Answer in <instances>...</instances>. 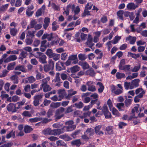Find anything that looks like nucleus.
Here are the masks:
<instances>
[{
    "label": "nucleus",
    "instance_id": "obj_1",
    "mask_svg": "<svg viewBox=\"0 0 147 147\" xmlns=\"http://www.w3.org/2000/svg\"><path fill=\"white\" fill-rule=\"evenodd\" d=\"M65 132V129L63 127L61 129L51 130L47 129L44 131V134L49 135L56 136L59 135Z\"/></svg>",
    "mask_w": 147,
    "mask_h": 147
},
{
    "label": "nucleus",
    "instance_id": "obj_2",
    "mask_svg": "<svg viewBox=\"0 0 147 147\" xmlns=\"http://www.w3.org/2000/svg\"><path fill=\"white\" fill-rule=\"evenodd\" d=\"M74 123L73 121H69L65 123L66 126L64 127V129L65 128L66 129L67 131H71L76 128V126L73 125Z\"/></svg>",
    "mask_w": 147,
    "mask_h": 147
},
{
    "label": "nucleus",
    "instance_id": "obj_3",
    "mask_svg": "<svg viewBox=\"0 0 147 147\" xmlns=\"http://www.w3.org/2000/svg\"><path fill=\"white\" fill-rule=\"evenodd\" d=\"M36 57L38 59L39 61L40 62L42 63H47L46 61V56L43 53L40 52H37Z\"/></svg>",
    "mask_w": 147,
    "mask_h": 147
},
{
    "label": "nucleus",
    "instance_id": "obj_4",
    "mask_svg": "<svg viewBox=\"0 0 147 147\" xmlns=\"http://www.w3.org/2000/svg\"><path fill=\"white\" fill-rule=\"evenodd\" d=\"M139 107V105L137 104L136 106L134 107V108L132 109L131 114H132V115L128 118L127 120L128 121H130L131 120L133 121V119L135 117V113L136 112L137 113H138L139 112L138 108Z\"/></svg>",
    "mask_w": 147,
    "mask_h": 147
},
{
    "label": "nucleus",
    "instance_id": "obj_5",
    "mask_svg": "<svg viewBox=\"0 0 147 147\" xmlns=\"http://www.w3.org/2000/svg\"><path fill=\"white\" fill-rule=\"evenodd\" d=\"M34 9V7L32 5L27 7L26 13L27 16L29 17L32 16L34 13V11L33 10Z\"/></svg>",
    "mask_w": 147,
    "mask_h": 147
},
{
    "label": "nucleus",
    "instance_id": "obj_6",
    "mask_svg": "<svg viewBox=\"0 0 147 147\" xmlns=\"http://www.w3.org/2000/svg\"><path fill=\"white\" fill-rule=\"evenodd\" d=\"M75 7V5L71 3L69 4L67 6L65 10H64L63 13L65 12L66 15L68 16L69 14V11L70 9H71L72 11L73 12Z\"/></svg>",
    "mask_w": 147,
    "mask_h": 147
},
{
    "label": "nucleus",
    "instance_id": "obj_7",
    "mask_svg": "<svg viewBox=\"0 0 147 147\" xmlns=\"http://www.w3.org/2000/svg\"><path fill=\"white\" fill-rule=\"evenodd\" d=\"M7 109L9 112L12 113L16 112L15 109V104L10 103L8 104L7 106Z\"/></svg>",
    "mask_w": 147,
    "mask_h": 147
},
{
    "label": "nucleus",
    "instance_id": "obj_8",
    "mask_svg": "<svg viewBox=\"0 0 147 147\" xmlns=\"http://www.w3.org/2000/svg\"><path fill=\"white\" fill-rule=\"evenodd\" d=\"M49 46V43H47V41L44 40L42 41L41 43V46L40 49L41 51L42 52H44L46 49Z\"/></svg>",
    "mask_w": 147,
    "mask_h": 147
},
{
    "label": "nucleus",
    "instance_id": "obj_9",
    "mask_svg": "<svg viewBox=\"0 0 147 147\" xmlns=\"http://www.w3.org/2000/svg\"><path fill=\"white\" fill-rule=\"evenodd\" d=\"M140 80L139 79H136L133 80L131 82V85L130 89H132L134 88H136L139 86V83Z\"/></svg>",
    "mask_w": 147,
    "mask_h": 147
},
{
    "label": "nucleus",
    "instance_id": "obj_10",
    "mask_svg": "<svg viewBox=\"0 0 147 147\" xmlns=\"http://www.w3.org/2000/svg\"><path fill=\"white\" fill-rule=\"evenodd\" d=\"M124 16L125 17H129L131 20H133L134 18L132 12H130L128 11H124Z\"/></svg>",
    "mask_w": 147,
    "mask_h": 147
},
{
    "label": "nucleus",
    "instance_id": "obj_11",
    "mask_svg": "<svg viewBox=\"0 0 147 147\" xmlns=\"http://www.w3.org/2000/svg\"><path fill=\"white\" fill-rule=\"evenodd\" d=\"M145 93V91H142L138 95L135 96L134 98V102L136 103L139 102L140 101L139 99L142 97Z\"/></svg>",
    "mask_w": 147,
    "mask_h": 147
},
{
    "label": "nucleus",
    "instance_id": "obj_12",
    "mask_svg": "<svg viewBox=\"0 0 147 147\" xmlns=\"http://www.w3.org/2000/svg\"><path fill=\"white\" fill-rule=\"evenodd\" d=\"M78 64L82 66L84 69H86L88 68L89 66L88 64L86 62L80 61L78 63Z\"/></svg>",
    "mask_w": 147,
    "mask_h": 147
},
{
    "label": "nucleus",
    "instance_id": "obj_13",
    "mask_svg": "<svg viewBox=\"0 0 147 147\" xmlns=\"http://www.w3.org/2000/svg\"><path fill=\"white\" fill-rule=\"evenodd\" d=\"M58 93L59 94L58 96L59 97L61 98H63L64 96L67 95V94L66 93L65 91V90L64 89H59L58 90Z\"/></svg>",
    "mask_w": 147,
    "mask_h": 147
},
{
    "label": "nucleus",
    "instance_id": "obj_14",
    "mask_svg": "<svg viewBox=\"0 0 147 147\" xmlns=\"http://www.w3.org/2000/svg\"><path fill=\"white\" fill-rule=\"evenodd\" d=\"M126 40L129 41V43L130 44L134 45L136 41V38L135 36L132 37L129 35L126 38Z\"/></svg>",
    "mask_w": 147,
    "mask_h": 147
},
{
    "label": "nucleus",
    "instance_id": "obj_15",
    "mask_svg": "<svg viewBox=\"0 0 147 147\" xmlns=\"http://www.w3.org/2000/svg\"><path fill=\"white\" fill-rule=\"evenodd\" d=\"M73 106L79 109H81L84 107V104L82 102L80 101L75 103L73 105Z\"/></svg>",
    "mask_w": 147,
    "mask_h": 147
},
{
    "label": "nucleus",
    "instance_id": "obj_16",
    "mask_svg": "<svg viewBox=\"0 0 147 147\" xmlns=\"http://www.w3.org/2000/svg\"><path fill=\"white\" fill-rule=\"evenodd\" d=\"M72 146H76L77 147H79L81 144V142L80 139H77L73 140L71 142Z\"/></svg>",
    "mask_w": 147,
    "mask_h": 147
},
{
    "label": "nucleus",
    "instance_id": "obj_17",
    "mask_svg": "<svg viewBox=\"0 0 147 147\" xmlns=\"http://www.w3.org/2000/svg\"><path fill=\"white\" fill-rule=\"evenodd\" d=\"M96 85H98L100 87V88L98 89V92L99 93H100L102 92L105 88V87L102 84L101 82H98L97 83Z\"/></svg>",
    "mask_w": 147,
    "mask_h": 147
},
{
    "label": "nucleus",
    "instance_id": "obj_18",
    "mask_svg": "<svg viewBox=\"0 0 147 147\" xmlns=\"http://www.w3.org/2000/svg\"><path fill=\"white\" fill-rule=\"evenodd\" d=\"M33 130V129L31 126H30L28 125H26L24 126V131L26 134L30 132Z\"/></svg>",
    "mask_w": 147,
    "mask_h": 147
},
{
    "label": "nucleus",
    "instance_id": "obj_19",
    "mask_svg": "<svg viewBox=\"0 0 147 147\" xmlns=\"http://www.w3.org/2000/svg\"><path fill=\"white\" fill-rule=\"evenodd\" d=\"M130 67L131 65H126L123 66L119 69L124 70L125 72H128L131 71Z\"/></svg>",
    "mask_w": 147,
    "mask_h": 147
},
{
    "label": "nucleus",
    "instance_id": "obj_20",
    "mask_svg": "<svg viewBox=\"0 0 147 147\" xmlns=\"http://www.w3.org/2000/svg\"><path fill=\"white\" fill-rule=\"evenodd\" d=\"M60 138L63 139L65 141H68L71 140V138L67 134H63L59 136Z\"/></svg>",
    "mask_w": 147,
    "mask_h": 147
},
{
    "label": "nucleus",
    "instance_id": "obj_21",
    "mask_svg": "<svg viewBox=\"0 0 147 147\" xmlns=\"http://www.w3.org/2000/svg\"><path fill=\"white\" fill-rule=\"evenodd\" d=\"M90 82H88L86 83V84L88 86V90L91 92H94L96 90L95 86L92 84H89L88 83Z\"/></svg>",
    "mask_w": 147,
    "mask_h": 147
},
{
    "label": "nucleus",
    "instance_id": "obj_22",
    "mask_svg": "<svg viewBox=\"0 0 147 147\" xmlns=\"http://www.w3.org/2000/svg\"><path fill=\"white\" fill-rule=\"evenodd\" d=\"M117 14L119 19L122 20H123V15H124V11L123 10H119L117 12Z\"/></svg>",
    "mask_w": 147,
    "mask_h": 147
},
{
    "label": "nucleus",
    "instance_id": "obj_23",
    "mask_svg": "<svg viewBox=\"0 0 147 147\" xmlns=\"http://www.w3.org/2000/svg\"><path fill=\"white\" fill-rule=\"evenodd\" d=\"M12 137L13 138H15V132L12 130L9 134H7L6 138L7 139L10 138L11 137Z\"/></svg>",
    "mask_w": 147,
    "mask_h": 147
},
{
    "label": "nucleus",
    "instance_id": "obj_24",
    "mask_svg": "<svg viewBox=\"0 0 147 147\" xmlns=\"http://www.w3.org/2000/svg\"><path fill=\"white\" fill-rule=\"evenodd\" d=\"M86 73L87 75H89L92 77H94L95 76L94 70L92 68L87 70Z\"/></svg>",
    "mask_w": 147,
    "mask_h": 147
},
{
    "label": "nucleus",
    "instance_id": "obj_25",
    "mask_svg": "<svg viewBox=\"0 0 147 147\" xmlns=\"http://www.w3.org/2000/svg\"><path fill=\"white\" fill-rule=\"evenodd\" d=\"M127 7L128 9H134L138 7V6L136 5L135 6L134 3H129L127 5Z\"/></svg>",
    "mask_w": 147,
    "mask_h": 147
},
{
    "label": "nucleus",
    "instance_id": "obj_26",
    "mask_svg": "<svg viewBox=\"0 0 147 147\" xmlns=\"http://www.w3.org/2000/svg\"><path fill=\"white\" fill-rule=\"evenodd\" d=\"M80 67L77 65H75L70 68V71L72 73H75L79 71Z\"/></svg>",
    "mask_w": 147,
    "mask_h": 147
},
{
    "label": "nucleus",
    "instance_id": "obj_27",
    "mask_svg": "<svg viewBox=\"0 0 147 147\" xmlns=\"http://www.w3.org/2000/svg\"><path fill=\"white\" fill-rule=\"evenodd\" d=\"M10 79L14 84H17L18 82V77L16 75H13L11 76Z\"/></svg>",
    "mask_w": 147,
    "mask_h": 147
},
{
    "label": "nucleus",
    "instance_id": "obj_28",
    "mask_svg": "<svg viewBox=\"0 0 147 147\" xmlns=\"http://www.w3.org/2000/svg\"><path fill=\"white\" fill-rule=\"evenodd\" d=\"M42 119V117H35L32 118H30L29 119V121L32 123L36 122L37 121H41Z\"/></svg>",
    "mask_w": 147,
    "mask_h": 147
},
{
    "label": "nucleus",
    "instance_id": "obj_29",
    "mask_svg": "<svg viewBox=\"0 0 147 147\" xmlns=\"http://www.w3.org/2000/svg\"><path fill=\"white\" fill-rule=\"evenodd\" d=\"M54 53H53L52 50L51 49H47L46 52V54L50 58H52L53 55Z\"/></svg>",
    "mask_w": 147,
    "mask_h": 147
},
{
    "label": "nucleus",
    "instance_id": "obj_30",
    "mask_svg": "<svg viewBox=\"0 0 147 147\" xmlns=\"http://www.w3.org/2000/svg\"><path fill=\"white\" fill-rule=\"evenodd\" d=\"M65 111V108L63 107H60L56 111L55 115H59L63 114L62 113Z\"/></svg>",
    "mask_w": 147,
    "mask_h": 147
},
{
    "label": "nucleus",
    "instance_id": "obj_31",
    "mask_svg": "<svg viewBox=\"0 0 147 147\" xmlns=\"http://www.w3.org/2000/svg\"><path fill=\"white\" fill-rule=\"evenodd\" d=\"M25 69L24 66L23 65H19L16 66L15 68V69L16 70H19L23 72L25 71Z\"/></svg>",
    "mask_w": 147,
    "mask_h": 147
},
{
    "label": "nucleus",
    "instance_id": "obj_32",
    "mask_svg": "<svg viewBox=\"0 0 147 147\" xmlns=\"http://www.w3.org/2000/svg\"><path fill=\"white\" fill-rule=\"evenodd\" d=\"M127 96H126V99L124 102L125 105L126 107H128L129 106L131 103L132 100L130 99H127Z\"/></svg>",
    "mask_w": 147,
    "mask_h": 147
},
{
    "label": "nucleus",
    "instance_id": "obj_33",
    "mask_svg": "<svg viewBox=\"0 0 147 147\" xmlns=\"http://www.w3.org/2000/svg\"><path fill=\"white\" fill-rule=\"evenodd\" d=\"M17 32L18 30L16 28H10V33L11 35L13 36H15L16 35Z\"/></svg>",
    "mask_w": 147,
    "mask_h": 147
},
{
    "label": "nucleus",
    "instance_id": "obj_34",
    "mask_svg": "<svg viewBox=\"0 0 147 147\" xmlns=\"http://www.w3.org/2000/svg\"><path fill=\"white\" fill-rule=\"evenodd\" d=\"M42 86L43 87V91L45 92L50 91L51 89V88L47 84L43 85Z\"/></svg>",
    "mask_w": 147,
    "mask_h": 147
},
{
    "label": "nucleus",
    "instance_id": "obj_35",
    "mask_svg": "<svg viewBox=\"0 0 147 147\" xmlns=\"http://www.w3.org/2000/svg\"><path fill=\"white\" fill-rule=\"evenodd\" d=\"M86 133L87 135L90 137L93 134V129L92 128H88L86 129Z\"/></svg>",
    "mask_w": 147,
    "mask_h": 147
},
{
    "label": "nucleus",
    "instance_id": "obj_36",
    "mask_svg": "<svg viewBox=\"0 0 147 147\" xmlns=\"http://www.w3.org/2000/svg\"><path fill=\"white\" fill-rule=\"evenodd\" d=\"M128 54L131 57L135 59H136L137 58H139L140 57V54H136L132 53L130 52H128Z\"/></svg>",
    "mask_w": 147,
    "mask_h": 147
},
{
    "label": "nucleus",
    "instance_id": "obj_37",
    "mask_svg": "<svg viewBox=\"0 0 147 147\" xmlns=\"http://www.w3.org/2000/svg\"><path fill=\"white\" fill-rule=\"evenodd\" d=\"M113 127L111 126H108L106 128V130L109 134H111L113 133Z\"/></svg>",
    "mask_w": 147,
    "mask_h": 147
},
{
    "label": "nucleus",
    "instance_id": "obj_38",
    "mask_svg": "<svg viewBox=\"0 0 147 147\" xmlns=\"http://www.w3.org/2000/svg\"><path fill=\"white\" fill-rule=\"evenodd\" d=\"M116 76L117 79H119L125 77V74L124 73H121L117 72L116 74Z\"/></svg>",
    "mask_w": 147,
    "mask_h": 147
},
{
    "label": "nucleus",
    "instance_id": "obj_39",
    "mask_svg": "<svg viewBox=\"0 0 147 147\" xmlns=\"http://www.w3.org/2000/svg\"><path fill=\"white\" fill-rule=\"evenodd\" d=\"M61 105L60 102H53L51 103L50 105V107L52 108H57Z\"/></svg>",
    "mask_w": 147,
    "mask_h": 147
},
{
    "label": "nucleus",
    "instance_id": "obj_40",
    "mask_svg": "<svg viewBox=\"0 0 147 147\" xmlns=\"http://www.w3.org/2000/svg\"><path fill=\"white\" fill-rule=\"evenodd\" d=\"M54 110L53 108L50 109H49L47 113V117L48 118L50 117L53 115V113L54 111Z\"/></svg>",
    "mask_w": 147,
    "mask_h": 147
},
{
    "label": "nucleus",
    "instance_id": "obj_41",
    "mask_svg": "<svg viewBox=\"0 0 147 147\" xmlns=\"http://www.w3.org/2000/svg\"><path fill=\"white\" fill-rule=\"evenodd\" d=\"M32 38L29 37L28 38H27L25 40V42L27 45H30L33 42Z\"/></svg>",
    "mask_w": 147,
    "mask_h": 147
},
{
    "label": "nucleus",
    "instance_id": "obj_42",
    "mask_svg": "<svg viewBox=\"0 0 147 147\" xmlns=\"http://www.w3.org/2000/svg\"><path fill=\"white\" fill-rule=\"evenodd\" d=\"M56 144L57 146H66V144L63 141L61 140L57 141L56 142Z\"/></svg>",
    "mask_w": 147,
    "mask_h": 147
},
{
    "label": "nucleus",
    "instance_id": "obj_43",
    "mask_svg": "<svg viewBox=\"0 0 147 147\" xmlns=\"http://www.w3.org/2000/svg\"><path fill=\"white\" fill-rule=\"evenodd\" d=\"M112 113L113 115L115 116V117L119 116V113L115 108H113L112 109Z\"/></svg>",
    "mask_w": 147,
    "mask_h": 147
},
{
    "label": "nucleus",
    "instance_id": "obj_44",
    "mask_svg": "<svg viewBox=\"0 0 147 147\" xmlns=\"http://www.w3.org/2000/svg\"><path fill=\"white\" fill-rule=\"evenodd\" d=\"M22 116L25 117H32V115L31 113L27 111H24L22 114Z\"/></svg>",
    "mask_w": 147,
    "mask_h": 147
},
{
    "label": "nucleus",
    "instance_id": "obj_45",
    "mask_svg": "<svg viewBox=\"0 0 147 147\" xmlns=\"http://www.w3.org/2000/svg\"><path fill=\"white\" fill-rule=\"evenodd\" d=\"M44 75L43 74L37 71L36 75V79L37 80H39L44 78Z\"/></svg>",
    "mask_w": 147,
    "mask_h": 147
},
{
    "label": "nucleus",
    "instance_id": "obj_46",
    "mask_svg": "<svg viewBox=\"0 0 147 147\" xmlns=\"http://www.w3.org/2000/svg\"><path fill=\"white\" fill-rule=\"evenodd\" d=\"M92 38L91 37H90V36H89V37L87 39V41L85 43V44L86 45H88L89 46L90 45L92 42Z\"/></svg>",
    "mask_w": 147,
    "mask_h": 147
},
{
    "label": "nucleus",
    "instance_id": "obj_47",
    "mask_svg": "<svg viewBox=\"0 0 147 147\" xmlns=\"http://www.w3.org/2000/svg\"><path fill=\"white\" fill-rule=\"evenodd\" d=\"M49 65L52 68V70L54 69V67L55 63L54 62L52 59H49Z\"/></svg>",
    "mask_w": 147,
    "mask_h": 147
},
{
    "label": "nucleus",
    "instance_id": "obj_48",
    "mask_svg": "<svg viewBox=\"0 0 147 147\" xmlns=\"http://www.w3.org/2000/svg\"><path fill=\"white\" fill-rule=\"evenodd\" d=\"M16 63L15 62H13L10 63L7 67V69L9 70H12L13 69V67L15 65Z\"/></svg>",
    "mask_w": 147,
    "mask_h": 147
},
{
    "label": "nucleus",
    "instance_id": "obj_49",
    "mask_svg": "<svg viewBox=\"0 0 147 147\" xmlns=\"http://www.w3.org/2000/svg\"><path fill=\"white\" fill-rule=\"evenodd\" d=\"M127 125V124L123 122H120L118 123L119 128L121 129L124 128V127Z\"/></svg>",
    "mask_w": 147,
    "mask_h": 147
},
{
    "label": "nucleus",
    "instance_id": "obj_50",
    "mask_svg": "<svg viewBox=\"0 0 147 147\" xmlns=\"http://www.w3.org/2000/svg\"><path fill=\"white\" fill-rule=\"evenodd\" d=\"M124 104L123 102H120L117 104L116 107L118 108L119 111H123L121 109L122 107H124Z\"/></svg>",
    "mask_w": 147,
    "mask_h": 147
},
{
    "label": "nucleus",
    "instance_id": "obj_51",
    "mask_svg": "<svg viewBox=\"0 0 147 147\" xmlns=\"http://www.w3.org/2000/svg\"><path fill=\"white\" fill-rule=\"evenodd\" d=\"M133 123L134 125H137L138 124L140 123V119H138V117H135L134 119H133Z\"/></svg>",
    "mask_w": 147,
    "mask_h": 147
},
{
    "label": "nucleus",
    "instance_id": "obj_52",
    "mask_svg": "<svg viewBox=\"0 0 147 147\" xmlns=\"http://www.w3.org/2000/svg\"><path fill=\"white\" fill-rule=\"evenodd\" d=\"M22 3V0H16L15 6L16 7L20 6Z\"/></svg>",
    "mask_w": 147,
    "mask_h": 147
},
{
    "label": "nucleus",
    "instance_id": "obj_53",
    "mask_svg": "<svg viewBox=\"0 0 147 147\" xmlns=\"http://www.w3.org/2000/svg\"><path fill=\"white\" fill-rule=\"evenodd\" d=\"M52 57L53 59L55 61H56L59 59L60 57V55L59 54H56L54 53Z\"/></svg>",
    "mask_w": 147,
    "mask_h": 147
},
{
    "label": "nucleus",
    "instance_id": "obj_54",
    "mask_svg": "<svg viewBox=\"0 0 147 147\" xmlns=\"http://www.w3.org/2000/svg\"><path fill=\"white\" fill-rule=\"evenodd\" d=\"M42 9H39L36 11V16L37 17H38L39 16H41L42 15Z\"/></svg>",
    "mask_w": 147,
    "mask_h": 147
},
{
    "label": "nucleus",
    "instance_id": "obj_55",
    "mask_svg": "<svg viewBox=\"0 0 147 147\" xmlns=\"http://www.w3.org/2000/svg\"><path fill=\"white\" fill-rule=\"evenodd\" d=\"M131 85V82H125L124 83V87L126 90L130 89V87Z\"/></svg>",
    "mask_w": 147,
    "mask_h": 147
},
{
    "label": "nucleus",
    "instance_id": "obj_56",
    "mask_svg": "<svg viewBox=\"0 0 147 147\" xmlns=\"http://www.w3.org/2000/svg\"><path fill=\"white\" fill-rule=\"evenodd\" d=\"M121 36H116L115 37L114 39L113 40V44H115L117 43L118 41L121 39Z\"/></svg>",
    "mask_w": 147,
    "mask_h": 147
},
{
    "label": "nucleus",
    "instance_id": "obj_57",
    "mask_svg": "<svg viewBox=\"0 0 147 147\" xmlns=\"http://www.w3.org/2000/svg\"><path fill=\"white\" fill-rule=\"evenodd\" d=\"M78 57L79 59L81 60H84L86 58V57L83 54H79Z\"/></svg>",
    "mask_w": 147,
    "mask_h": 147
},
{
    "label": "nucleus",
    "instance_id": "obj_58",
    "mask_svg": "<svg viewBox=\"0 0 147 147\" xmlns=\"http://www.w3.org/2000/svg\"><path fill=\"white\" fill-rule=\"evenodd\" d=\"M141 67L140 64H139L138 66H134L132 70V71L133 72H136L138 71L140 69Z\"/></svg>",
    "mask_w": 147,
    "mask_h": 147
},
{
    "label": "nucleus",
    "instance_id": "obj_59",
    "mask_svg": "<svg viewBox=\"0 0 147 147\" xmlns=\"http://www.w3.org/2000/svg\"><path fill=\"white\" fill-rule=\"evenodd\" d=\"M87 10L88 9H85L84 10V12L82 15V17H84L85 16H86V15H90V11H89Z\"/></svg>",
    "mask_w": 147,
    "mask_h": 147
},
{
    "label": "nucleus",
    "instance_id": "obj_60",
    "mask_svg": "<svg viewBox=\"0 0 147 147\" xmlns=\"http://www.w3.org/2000/svg\"><path fill=\"white\" fill-rule=\"evenodd\" d=\"M51 70H52V68L49 65H47L44 66V70L45 72H47Z\"/></svg>",
    "mask_w": 147,
    "mask_h": 147
},
{
    "label": "nucleus",
    "instance_id": "obj_61",
    "mask_svg": "<svg viewBox=\"0 0 147 147\" xmlns=\"http://www.w3.org/2000/svg\"><path fill=\"white\" fill-rule=\"evenodd\" d=\"M102 112L104 115V113H106L109 111L107 106L106 105H104L102 107Z\"/></svg>",
    "mask_w": 147,
    "mask_h": 147
},
{
    "label": "nucleus",
    "instance_id": "obj_62",
    "mask_svg": "<svg viewBox=\"0 0 147 147\" xmlns=\"http://www.w3.org/2000/svg\"><path fill=\"white\" fill-rule=\"evenodd\" d=\"M56 69L57 71H60L62 70L61 65L58 62L56 64Z\"/></svg>",
    "mask_w": 147,
    "mask_h": 147
},
{
    "label": "nucleus",
    "instance_id": "obj_63",
    "mask_svg": "<svg viewBox=\"0 0 147 147\" xmlns=\"http://www.w3.org/2000/svg\"><path fill=\"white\" fill-rule=\"evenodd\" d=\"M13 145V143L12 142H8L7 144H4L1 146L0 147H11Z\"/></svg>",
    "mask_w": 147,
    "mask_h": 147
},
{
    "label": "nucleus",
    "instance_id": "obj_64",
    "mask_svg": "<svg viewBox=\"0 0 147 147\" xmlns=\"http://www.w3.org/2000/svg\"><path fill=\"white\" fill-rule=\"evenodd\" d=\"M102 127V125H100L96 126L94 127L95 132L96 134H97L99 132Z\"/></svg>",
    "mask_w": 147,
    "mask_h": 147
}]
</instances>
